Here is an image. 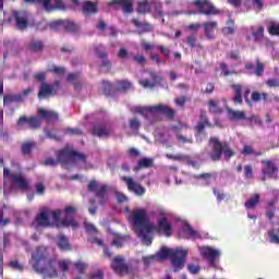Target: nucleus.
I'll return each mask as SVG.
<instances>
[{
  "label": "nucleus",
  "mask_w": 279,
  "mask_h": 279,
  "mask_svg": "<svg viewBox=\"0 0 279 279\" xmlns=\"http://www.w3.org/2000/svg\"><path fill=\"white\" fill-rule=\"evenodd\" d=\"M41 4L44 10H46V12H54L56 11V7H53V4H51V0H37V5Z\"/></svg>",
  "instance_id": "obj_41"
},
{
  "label": "nucleus",
  "mask_w": 279,
  "mask_h": 279,
  "mask_svg": "<svg viewBox=\"0 0 279 279\" xmlns=\"http://www.w3.org/2000/svg\"><path fill=\"white\" fill-rule=\"evenodd\" d=\"M82 12L84 16H90L93 14H97V12H99V5L97 4V2L87 0L82 5Z\"/></svg>",
  "instance_id": "obj_25"
},
{
  "label": "nucleus",
  "mask_w": 279,
  "mask_h": 279,
  "mask_svg": "<svg viewBox=\"0 0 279 279\" xmlns=\"http://www.w3.org/2000/svg\"><path fill=\"white\" fill-rule=\"evenodd\" d=\"M136 112H138V114H142L144 119H151L154 114L158 113L165 114L166 117H168V119H174L175 117V110L165 105H157L151 107H137Z\"/></svg>",
  "instance_id": "obj_6"
},
{
  "label": "nucleus",
  "mask_w": 279,
  "mask_h": 279,
  "mask_svg": "<svg viewBox=\"0 0 279 279\" xmlns=\"http://www.w3.org/2000/svg\"><path fill=\"white\" fill-rule=\"evenodd\" d=\"M90 133L98 138H108L112 134V130L106 124H95Z\"/></svg>",
  "instance_id": "obj_21"
},
{
  "label": "nucleus",
  "mask_w": 279,
  "mask_h": 279,
  "mask_svg": "<svg viewBox=\"0 0 279 279\" xmlns=\"http://www.w3.org/2000/svg\"><path fill=\"white\" fill-rule=\"evenodd\" d=\"M219 104L220 101L217 99L208 100L207 106L210 114H221V112H223V108H221Z\"/></svg>",
  "instance_id": "obj_27"
},
{
  "label": "nucleus",
  "mask_w": 279,
  "mask_h": 279,
  "mask_svg": "<svg viewBox=\"0 0 279 279\" xmlns=\"http://www.w3.org/2000/svg\"><path fill=\"white\" fill-rule=\"evenodd\" d=\"M130 222L133 226V230L138 232L140 230H145L146 232H151V221L147 215V210L141 208L133 210L129 216Z\"/></svg>",
  "instance_id": "obj_5"
},
{
  "label": "nucleus",
  "mask_w": 279,
  "mask_h": 279,
  "mask_svg": "<svg viewBox=\"0 0 279 279\" xmlns=\"http://www.w3.org/2000/svg\"><path fill=\"white\" fill-rule=\"evenodd\" d=\"M244 69L248 71V75H256L257 77L263 76V74L265 73V64H263L259 60H257L256 62L255 70L253 63L250 62L245 63Z\"/></svg>",
  "instance_id": "obj_24"
},
{
  "label": "nucleus",
  "mask_w": 279,
  "mask_h": 279,
  "mask_svg": "<svg viewBox=\"0 0 279 279\" xmlns=\"http://www.w3.org/2000/svg\"><path fill=\"white\" fill-rule=\"evenodd\" d=\"M117 86L119 90H130L132 88V83L128 81H118Z\"/></svg>",
  "instance_id": "obj_49"
},
{
  "label": "nucleus",
  "mask_w": 279,
  "mask_h": 279,
  "mask_svg": "<svg viewBox=\"0 0 279 279\" xmlns=\"http://www.w3.org/2000/svg\"><path fill=\"white\" fill-rule=\"evenodd\" d=\"M23 101V95H5L3 97V104L4 106H8L10 104H21Z\"/></svg>",
  "instance_id": "obj_33"
},
{
  "label": "nucleus",
  "mask_w": 279,
  "mask_h": 279,
  "mask_svg": "<svg viewBox=\"0 0 279 279\" xmlns=\"http://www.w3.org/2000/svg\"><path fill=\"white\" fill-rule=\"evenodd\" d=\"M269 243L279 245V228L270 229L268 231Z\"/></svg>",
  "instance_id": "obj_35"
},
{
  "label": "nucleus",
  "mask_w": 279,
  "mask_h": 279,
  "mask_svg": "<svg viewBox=\"0 0 279 279\" xmlns=\"http://www.w3.org/2000/svg\"><path fill=\"white\" fill-rule=\"evenodd\" d=\"M201 254L203 258H206L208 260V264L210 267H217V264H215V260L221 256V253L218 250H215L210 246H204L201 251Z\"/></svg>",
  "instance_id": "obj_17"
},
{
  "label": "nucleus",
  "mask_w": 279,
  "mask_h": 279,
  "mask_svg": "<svg viewBox=\"0 0 279 279\" xmlns=\"http://www.w3.org/2000/svg\"><path fill=\"white\" fill-rule=\"evenodd\" d=\"M125 239L126 238L124 235L114 234L111 245H113L114 247H123V245L125 244Z\"/></svg>",
  "instance_id": "obj_40"
},
{
  "label": "nucleus",
  "mask_w": 279,
  "mask_h": 279,
  "mask_svg": "<svg viewBox=\"0 0 279 279\" xmlns=\"http://www.w3.org/2000/svg\"><path fill=\"white\" fill-rule=\"evenodd\" d=\"M252 5L257 12H262L265 8V0H253Z\"/></svg>",
  "instance_id": "obj_53"
},
{
  "label": "nucleus",
  "mask_w": 279,
  "mask_h": 279,
  "mask_svg": "<svg viewBox=\"0 0 279 279\" xmlns=\"http://www.w3.org/2000/svg\"><path fill=\"white\" fill-rule=\"evenodd\" d=\"M262 165H264L265 167L262 169V173H263V180H265V178H276L278 175V165H276V162H274L272 160L266 159V160H262Z\"/></svg>",
  "instance_id": "obj_16"
},
{
  "label": "nucleus",
  "mask_w": 279,
  "mask_h": 279,
  "mask_svg": "<svg viewBox=\"0 0 279 279\" xmlns=\"http://www.w3.org/2000/svg\"><path fill=\"white\" fill-rule=\"evenodd\" d=\"M150 167H154V159L144 157L140 159L137 166L134 168V171H138V169H149Z\"/></svg>",
  "instance_id": "obj_32"
},
{
  "label": "nucleus",
  "mask_w": 279,
  "mask_h": 279,
  "mask_svg": "<svg viewBox=\"0 0 279 279\" xmlns=\"http://www.w3.org/2000/svg\"><path fill=\"white\" fill-rule=\"evenodd\" d=\"M29 51H33V53H39V51H43L45 49V43L40 40H33L28 44Z\"/></svg>",
  "instance_id": "obj_34"
},
{
  "label": "nucleus",
  "mask_w": 279,
  "mask_h": 279,
  "mask_svg": "<svg viewBox=\"0 0 279 279\" xmlns=\"http://www.w3.org/2000/svg\"><path fill=\"white\" fill-rule=\"evenodd\" d=\"M58 88H60V81H54L51 85L47 82H43L39 86L37 97L38 99H47L51 97V95H57Z\"/></svg>",
  "instance_id": "obj_14"
},
{
  "label": "nucleus",
  "mask_w": 279,
  "mask_h": 279,
  "mask_svg": "<svg viewBox=\"0 0 279 279\" xmlns=\"http://www.w3.org/2000/svg\"><path fill=\"white\" fill-rule=\"evenodd\" d=\"M266 85L268 88H279V81L278 78H270L266 81Z\"/></svg>",
  "instance_id": "obj_62"
},
{
  "label": "nucleus",
  "mask_w": 279,
  "mask_h": 279,
  "mask_svg": "<svg viewBox=\"0 0 279 279\" xmlns=\"http://www.w3.org/2000/svg\"><path fill=\"white\" fill-rule=\"evenodd\" d=\"M123 182H125L128 190L131 193H135V195H145V187H143V185L134 182V179H132L131 177H123L122 178Z\"/></svg>",
  "instance_id": "obj_19"
},
{
  "label": "nucleus",
  "mask_w": 279,
  "mask_h": 279,
  "mask_svg": "<svg viewBox=\"0 0 279 279\" xmlns=\"http://www.w3.org/2000/svg\"><path fill=\"white\" fill-rule=\"evenodd\" d=\"M137 236H140L145 243V245H151V236H149L150 232H147L145 229H141L140 231H135Z\"/></svg>",
  "instance_id": "obj_36"
},
{
  "label": "nucleus",
  "mask_w": 279,
  "mask_h": 279,
  "mask_svg": "<svg viewBox=\"0 0 279 279\" xmlns=\"http://www.w3.org/2000/svg\"><path fill=\"white\" fill-rule=\"evenodd\" d=\"M232 90H234L233 104H243V85L232 84Z\"/></svg>",
  "instance_id": "obj_28"
},
{
  "label": "nucleus",
  "mask_w": 279,
  "mask_h": 279,
  "mask_svg": "<svg viewBox=\"0 0 279 279\" xmlns=\"http://www.w3.org/2000/svg\"><path fill=\"white\" fill-rule=\"evenodd\" d=\"M149 10H151V7L149 5V2L147 0L138 2L137 4L138 14H147L149 13Z\"/></svg>",
  "instance_id": "obj_37"
},
{
  "label": "nucleus",
  "mask_w": 279,
  "mask_h": 279,
  "mask_svg": "<svg viewBox=\"0 0 279 279\" xmlns=\"http://www.w3.org/2000/svg\"><path fill=\"white\" fill-rule=\"evenodd\" d=\"M90 207L88 208V213L93 216L97 215V205L95 198L89 199Z\"/></svg>",
  "instance_id": "obj_63"
},
{
  "label": "nucleus",
  "mask_w": 279,
  "mask_h": 279,
  "mask_svg": "<svg viewBox=\"0 0 279 279\" xmlns=\"http://www.w3.org/2000/svg\"><path fill=\"white\" fill-rule=\"evenodd\" d=\"M228 112H229L230 121H246L247 120V117L245 116V111L229 109Z\"/></svg>",
  "instance_id": "obj_30"
},
{
  "label": "nucleus",
  "mask_w": 279,
  "mask_h": 279,
  "mask_svg": "<svg viewBox=\"0 0 279 279\" xmlns=\"http://www.w3.org/2000/svg\"><path fill=\"white\" fill-rule=\"evenodd\" d=\"M60 116L58 112L53 110H47L45 108H38L37 109V116L34 117H26L22 116L16 121V125L19 128H23L27 125L31 130H38L40 129V125H43V120L46 121V123H57L59 121Z\"/></svg>",
  "instance_id": "obj_2"
},
{
  "label": "nucleus",
  "mask_w": 279,
  "mask_h": 279,
  "mask_svg": "<svg viewBox=\"0 0 279 279\" xmlns=\"http://www.w3.org/2000/svg\"><path fill=\"white\" fill-rule=\"evenodd\" d=\"M150 78L153 82L147 78L141 80V86H143V88H156L158 84H162V82H165V77L159 76L156 72H150Z\"/></svg>",
  "instance_id": "obj_20"
},
{
  "label": "nucleus",
  "mask_w": 279,
  "mask_h": 279,
  "mask_svg": "<svg viewBox=\"0 0 279 279\" xmlns=\"http://www.w3.org/2000/svg\"><path fill=\"white\" fill-rule=\"evenodd\" d=\"M155 16L157 19H163L165 17V11H162V4H156L155 5Z\"/></svg>",
  "instance_id": "obj_58"
},
{
  "label": "nucleus",
  "mask_w": 279,
  "mask_h": 279,
  "mask_svg": "<svg viewBox=\"0 0 279 279\" xmlns=\"http://www.w3.org/2000/svg\"><path fill=\"white\" fill-rule=\"evenodd\" d=\"M57 265H58L60 271H62V274H66V271H69V266L71 265V260L61 259V260L57 262Z\"/></svg>",
  "instance_id": "obj_42"
},
{
  "label": "nucleus",
  "mask_w": 279,
  "mask_h": 279,
  "mask_svg": "<svg viewBox=\"0 0 279 279\" xmlns=\"http://www.w3.org/2000/svg\"><path fill=\"white\" fill-rule=\"evenodd\" d=\"M13 19L15 21V27L20 32H24L29 27V12L27 11H13Z\"/></svg>",
  "instance_id": "obj_15"
},
{
  "label": "nucleus",
  "mask_w": 279,
  "mask_h": 279,
  "mask_svg": "<svg viewBox=\"0 0 279 279\" xmlns=\"http://www.w3.org/2000/svg\"><path fill=\"white\" fill-rule=\"evenodd\" d=\"M194 5L198 14L203 16H219L222 14L221 10L217 9L216 5L208 0H196L194 1Z\"/></svg>",
  "instance_id": "obj_9"
},
{
  "label": "nucleus",
  "mask_w": 279,
  "mask_h": 279,
  "mask_svg": "<svg viewBox=\"0 0 279 279\" xmlns=\"http://www.w3.org/2000/svg\"><path fill=\"white\" fill-rule=\"evenodd\" d=\"M244 175L247 180L254 178V169L252 168V165H247L244 167Z\"/></svg>",
  "instance_id": "obj_56"
},
{
  "label": "nucleus",
  "mask_w": 279,
  "mask_h": 279,
  "mask_svg": "<svg viewBox=\"0 0 279 279\" xmlns=\"http://www.w3.org/2000/svg\"><path fill=\"white\" fill-rule=\"evenodd\" d=\"M151 232H157V234H160L162 232L165 236H171L173 234V225L169 221V218L167 216H161L157 220V226L150 225Z\"/></svg>",
  "instance_id": "obj_12"
},
{
  "label": "nucleus",
  "mask_w": 279,
  "mask_h": 279,
  "mask_svg": "<svg viewBox=\"0 0 279 279\" xmlns=\"http://www.w3.org/2000/svg\"><path fill=\"white\" fill-rule=\"evenodd\" d=\"M88 279H105L106 278V275L102 269H98L94 272H90L88 276H87Z\"/></svg>",
  "instance_id": "obj_46"
},
{
  "label": "nucleus",
  "mask_w": 279,
  "mask_h": 279,
  "mask_svg": "<svg viewBox=\"0 0 279 279\" xmlns=\"http://www.w3.org/2000/svg\"><path fill=\"white\" fill-rule=\"evenodd\" d=\"M36 147V143L34 142H25L22 144V154L23 156H29L32 154V150Z\"/></svg>",
  "instance_id": "obj_38"
},
{
  "label": "nucleus",
  "mask_w": 279,
  "mask_h": 279,
  "mask_svg": "<svg viewBox=\"0 0 279 279\" xmlns=\"http://www.w3.org/2000/svg\"><path fill=\"white\" fill-rule=\"evenodd\" d=\"M133 60L136 62V64H141L142 66H144L145 62H147V59L143 54L134 56Z\"/></svg>",
  "instance_id": "obj_61"
},
{
  "label": "nucleus",
  "mask_w": 279,
  "mask_h": 279,
  "mask_svg": "<svg viewBox=\"0 0 279 279\" xmlns=\"http://www.w3.org/2000/svg\"><path fill=\"white\" fill-rule=\"evenodd\" d=\"M73 266L75 267V269H77L78 274H86V269H87V265L84 262H75L73 264Z\"/></svg>",
  "instance_id": "obj_48"
},
{
  "label": "nucleus",
  "mask_w": 279,
  "mask_h": 279,
  "mask_svg": "<svg viewBox=\"0 0 279 279\" xmlns=\"http://www.w3.org/2000/svg\"><path fill=\"white\" fill-rule=\"evenodd\" d=\"M35 223L37 228H49L51 226V218L49 217V211L43 210L35 217Z\"/></svg>",
  "instance_id": "obj_23"
},
{
  "label": "nucleus",
  "mask_w": 279,
  "mask_h": 279,
  "mask_svg": "<svg viewBox=\"0 0 279 279\" xmlns=\"http://www.w3.org/2000/svg\"><path fill=\"white\" fill-rule=\"evenodd\" d=\"M110 8L119 5L125 14H132L134 12V0H112L109 2Z\"/></svg>",
  "instance_id": "obj_22"
},
{
  "label": "nucleus",
  "mask_w": 279,
  "mask_h": 279,
  "mask_svg": "<svg viewBox=\"0 0 279 279\" xmlns=\"http://www.w3.org/2000/svg\"><path fill=\"white\" fill-rule=\"evenodd\" d=\"M129 125L132 130L138 131L141 129V121L138 119H131Z\"/></svg>",
  "instance_id": "obj_59"
},
{
  "label": "nucleus",
  "mask_w": 279,
  "mask_h": 279,
  "mask_svg": "<svg viewBox=\"0 0 279 279\" xmlns=\"http://www.w3.org/2000/svg\"><path fill=\"white\" fill-rule=\"evenodd\" d=\"M185 233H187V235L191 236L192 239H199V232L194 230L193 227H191V225L185 226Z\"/></svg>",
  "instance_id": "obj_47"
},
{
  "label": "nucleus",
  "mask_w": 279,
  "mask_h": 279,
  "mask_svg": "<svg viewBox=\"0 0 279 279\" xmlns=\"http://www.w3.org/2000/svg\"><path fill=\"white\" fill-rule=\"evenodd\" d=\"M268 34H270V36H279V23L278 24H271L268 27Z\"/></svg>",
  "instance_id": "obj_57"
},
{
  "label": "nucleus",
  "mask_w": 279,
  "mask_h": 279,
  "mask_svg": "<svg viewBox=\"0 0 279 279\" xmlns=\"http://www.w3.org/2000/svg\"><path fill=\"white\" fill-rule=\"evenodd\" d=\"M199 123H205L207 128H213L210 120H208V116H206L205 111H201Z\"/></svg>",
  "instance_id": "obj_55"
},
{
  "label": "nucleus",
  "mask_w": 279,
  "mask_h": 279,
  "mask_svg": "<svg viewBox=\"0 0 279 279\" xmlns=\"http://www.w3.org/2000/svg\"><path fill=\"white\" fill-rule=\"evenodd\" d=\"M166 158H168L169 160L184 161V160H187V159H189V156L182 155V154H179V155L167 154V155H166Z\"/></svg>",
  "instance_id": "obj_50"
},
{
  "label": "nucleus",
  "mask_w": 279,
  "mask_h": 279,
  "mask_svg": "<svg viewBox=\"0 0 279 279\" xmlns=\"http://www.w3.org/2000/svg\"><path fill=\"white\" fill-rule=\"evenodd\" d=\"M87 191L94 193L95 196L98 197L100 206H105V204L108 202V198H106L108 197V185H99L97 181L92 180L87 185Z\"/></svg>",
  "instance_id": "obj_10"
},
{
  "label": "nucleus",
  "mask_w": 279,
  "mask_h": 279,
  "mask_svg": "<svg viewBox=\"0 0 279 279\" xmlns=\"http://www.w3.org/2000/svg\"><path fill=\"white\" fill-rule=\"evenodd\" d=\"M95 54L97 56V58H99V60H104L106 58H108V51H106V48L101 45L96 46L94 48Z\"/></svg>",
  "instance_id": "obj_39"
},
{
  "label": "nucleus",
  "mask_w": 279,
  "mask_h": 279,
  "mask_svg": "<svg viewBox=\"0 0 279 279\" xmlns=\"http://www.w3.org/2000/svg\"><path fill=\"white\" fill-rule=\"evenodd\" d=\"M9 265L12 269H15V271H23L24 269L23 265H21L19 260H11Z\"/></svg>",
  "instance_id": "obj_64"
},
{
  "label": "nucleus",
  "mask_w": 279,
  "mask_h": 279,
  "mask_svg": "<svg viewBox=\"0 0 279 279\" xmlns=\"http://www.w3.org/2000/svg\"><path fill=\"white\" fill-rule=\"evenodd\" d=\"M253 37L255 40H262L265 36V27L264 26H258L253 31Z\"/></svg>",
  "instance_id": "obj_44"
},
{
  "label": "nucleus",
  "mask_w": 279,
  "mask_h": 279,
  "mask_svg": "<svg viewBox=\"0 0 279 279\" xmlns=\"http://www.w3.org/2000/svg\"><path fill=\"white\" fill-rule=\"evenodd\" d=\"M208 144L211 147L209 158L213 162H219L221 156H225V160H230L234 156V150L230 148V144L228 142H221L219 137H209Z\"/></svg>",
  "instance_id": "obj_4"
},
{
  "label": "nucleus",
  "mask_w": 279,
  "mask_h": 279,
  "mask_svg": "<svg viewBox=\"0 0 279 279\" xmlns=\"http://www.w3.org/2000/svg\"><path fill=\"white\" fill-rule=\"evenodd\" d=\"M156 50L160 51V53L166 58H169V56H171V50L165 46H157Z\"/></svg>",
  "instance_id": "obj_60"
},
{
  "label": "nucleus",
  "mask_w": 279,
  "mask_h": 279,
  "mask_svg": "<svg viewBox=\"0 0 279 279\" xmlns=\"http://www.w3.org/2000/svg\"><path fill=\"white\" fill-rule=\"evenodd\" d=\"M33 269L36 274H41L44 278H58V260L47 258V250L37 247L32 254Z\"/></svg>",
  "instance_id": "obj_1"
},
{
  "label": "nucleus",
  "mask_w": 279,
  "mask_h": 279,
  "mask_svg": "<svg viewBox=\"0 0 279 279\" xmlns=\"http://www.w3.org/2000/svg\"><path fill=\"white\" fill-rule=\"evenodd\" d=\"M260 204V194H253L245 203L244 206L247 210L256 208Z\"/></svg>",
  "instance_id": "obj_31"
},
{
  "label": "nucleus",
  "mask_w": 279,
  "mask_h": 279,
  "mask_svg": "<svg viewBox=\"0 0 279 279\" xmlns=\"http://www.w3.org/2000/svg\"><path fill=\"white\" fill-rule=\"evenodd\" d=\"M266 217L269 219V221L274 220V217H276V206L274 203H268V209L266 210Z\"/></svg>",
  "instance_id": "obj_45"
},
{
  "label": "nucleus",
  "mask_w": 279,
  "mask_h": 279,
  "mask_svg": "<svg viewBox=\"0 0 279 279\" xmlns=\"http://www.w3.org/2000/svg\"><path fill=\"white\" fill-rule=\"evenodd\" d=\"M3 177L8 178L14 189H19L20 191H28L29 190V181L25 178L21 171L12 172L10 169H3Z\"/></svg>",
  "instance_id": "obj_7"
},
{
  "label": "nucleus",
  "mask_w": 279,
  "mask_h": 279,
  "mask_svg": "<svg viewBox=\"0 0 279 279\" xmlns=\"http://www.w3.org/2000/svg\"><path fill=\"white\" fill-rule=\"evenodd\" d=\"M57 245L61 252H69L71 250V243H69V238L64 234L58 235Z\"/></svg>",
  "instance_id": "obj_29"
},
{
  "label": "nucleus",
  "mask_w": 279,
  "mask_h": 279,
  "mask_svg": "<svg viewBox=\"0 0 279 279\" xmlns=\"http://www.w3.org/2000/svg\"><path fill=\"white\" fill-rule=\"evenodd\" d=\"M94 242L96 245L104 247V255L107 256V258H112V253L110 252V248H108V246L104 245V241L96 238V239H94Z\"/></svg>",
  "instance_id": "obj_43"
},
{
  "label": "nucleus",
  "mask_w": 279,
  "mask_h": 279,
  "mask_svg": "<svg viewBox=\"0 0 279 279\" xmlns=\"http://www.w3.org/2000/svg\"><path fill=\"white\" fill-rule=\"evenodd\" d=\"M65 134H68L69 136H82L84 134V132L81 129H66L65 130Z\"/></svg>",
  "instance_id": "obj_51"
},
{
  "label": "nucleus",
  "mask_w": 279,
  "mask_h": 279,
  "mask_svg": "<svg viewBox=\"0 0 279 279\" xmlns=\"http://www.w3.org/2000/svg\"><path fill=\"white\" fill-rule=\"evenodd\" d=\"M57 158L59 162H63L66 165L70 158H75V160H80L81 162H86V155L74 150L73 148L65 147L59 151H57Z\"/></svg>",
  "instance_id": "obj_11"
},
{
  "label": "nucleus",
  "mask_w": 279,
  "mask_h": 279,
  "mask_svg": "<svg viewBox=\"0 0 279 279\" xmlns=\"http://www.w3.org/2000/svg\"><path fill=\"white\" fill-rule=\"evenodd\" d=\"M110 267L114 274H118V276L134 274V268L132 265L125 263V257L121 255H118L111 259Z\"/></svg>",
  "instance_id": "obj_8"
},
{
  "label": "nucleus",
  "mask_w": 279,
  "mask_h": 279,
  "mask_svg": "<svg viewBox=\"0 0 279 279\" xmlns=\"http://www.w3.org/2000/svg\"><path fill=\"white\" fill-rule=\"evenodd\" d=\"M49 73H54L56 75H64L66 70L62 66L52 65V69L48 70Z\"/></svg>",
  "instance_id": "obj_54"
},
{
  "label": "nucleus",
  "mask_w": 279,
  "mask_h": 279,
  "mask_svg": "<svg viewBox=\"0 0 279 279\" xmlns=\"http://www.w3.org/2000/svg\"><path fill=\"white\" fill-rule=\"evenodd\" d=\"M63 213L65 218L61 221V226H63V228H72V230H77V228H80V223H77V220L73 219V216L75 213H77V207L66 206L63 209Z\"/></svg>",
  "instance_id": "obj_13"
},
{
  "label": "nucleus",
  "mask_w": 279,
  "mask_h": 279,
  "mask_svg": "<svg viewBox=\"0 0 279 279\" xmlns=\"http://www.w3.org/2000/svg\"><path fill=\"white\" fill-rule=\"evenodd\" d=\"M218 24L215 21L205 22L203 24V29L205 32V36L207 40H214L215 39V29H217Z\"/></svg>",
  "instance_id": "obj_26"
},
{
  "label": "nucleus",
  "mask_w": 279,
  "mask_h": 279,
  "mask_svg": "<svg viewBox=\"0 0 279 279\" xmlns=\"http://www.w3.org/2000/svg\"><path fill=\"white\" fill-rule=\"evenodd\" d=\"M102 92L105 95H111L112 94V83L108 81L102 82Z\"/></svg>",
  "instance_id": "obj_52"
},
{
  "label": "nucleus",
  "mask_w": 279,
  "mask_h": 279,
  "mask_svg": "<svg viewBox=\"0 0 279 279\" xmlns=\"http://www.w3.org/2000/svg\"><path fill=\"white\" fill-rule=\"evenodd\" d=\"M52 27H63L69 34H75L80 32V25L72 20H59L52 23Z\"/></svg>",
  "instance_id": "obj_18"
},
{
  "label": "nucleus",
  "mask_w": 279,
  "mask_h": 279,
  "mask_svg": "<svg viewBox=\"0 0 279 279\" xmlns=\"http://www.w3.org/2000/svg\"><path fill=\"white\" fill-rule=\"evenodd\" d=\"M158 256L159 258H161V260H165V258H169L173 267V271L178 272V271H181V269H184V265H186V257L189 256V252L184 251L182 247H179L175 250L161 247V250L158 253Z\"/></svg>",
  "instance_id": "obj_3"
}]
</instances>
